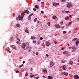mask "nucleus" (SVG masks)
<instances>
[{"label":"nucleus","mask_w":79,"mask_h":79,"mask_svg":"<svg viewBox=\"0 0 79 79\" xmlns=\"http://www.w3.org/2000/svg\"><path fill=\"white\" fill-rule=\"evenodd\" d=\"M37 74H35V75H34V76H37Z\"/></svg>","instance_id":"nucleus-59"},{"label":"nucleus","mask_w":79,"mask_h":79,"mask_svg":"<svg viewBox=\"0 0 79 79\" xmlns=\"http://www.w3.org/2000/svg\"><path fill=\"white\" fill-rule=\"evenodd\" d=\"M46 56L48 57V54H46Z\"/></svg>","instance_id":"nucleus-58"},{"label":"nucleus","mask_w":79,"mask_h":79,"mask_svg":"<svg viewBox=\"0 0 79 79\" xmlns=\"http://www.w3.org/2000/svg\"><path fill=\"white\" fill-rule=\"evenodd\" d=\"M48 79H53V77L50 76H48Z\"/></svg>","instance_id":"nucleus-16"},{"label":"nucleus","mask_w":79,"mask_h":79,"mask_svg":"<svg viewBox=\"0 0 79 79\" xmlns=\"http://www.w3.org/2000/svg\"><path fill=\"white\" fill-rule=\"evenodd\" d=\"M40 44V41H38V45H39Z\"/></svg>","instance_id":"nucleus-41"},{"label":"nucleus","mask_w":79,"mask_h":79,"mask_svg":"<svg viewBox=\"0 0 79 79\" xmlns=\"http://www.w3.org/2000/svg\"><path fill=\"white\" fill-rule=\"evenodd\" d=\"M17 40H19V41H20V40L19 39V38H17Z\"/></svg>","instance_id":"nucleus-47"},{"label":"nucleus","mask_w":79,"mask_h":79,"mask_svg":"<svg viewBox=\"0 0 79 79\" xmlns=\"http://www.w3.org/2000/svg\"><path fill=\"white\" fill-rule=\"evenodd\" d=\"M41 13H42V14H44V12L43 11H41Z\"/></svg>","instance_id":"nucleus-44"},{"label":"nucleus","mask_w":79,"mask_h":79,"mask_svg":"<svg viewBox=\"0 0 79 79\" xmlns=\"http://www.w3.org/2000/svg\"><path fill=\"white\" fill-rule=\"evenodd\" d=\"M21 71H22V72H23V71H24V69H21Z\"/></svg>","instance_id":"nucleus-48"},{"label":"nucleus","mask_w":79,"mask_h":79,"mask_svg":"<svg viewBox=\"0 0 79 79\" xmlns=\"http://www.w3.org/2000/svg\"><path fill=\"white\" fill-rule=\"evenodd\" d=\"M43 72L44 73H46V72H47V70L44 69V70H43Z\"/></svg>","instance_id":"nucleus-32"},{"label":"nucleus","mask_w":79,"mask_h":79,"mask_svg":"<svg viewBox=\"0 0 79 79\" xmlns=\"http://www.w3.org/2000/svg\"><path fill=\"white\" fill-rule=\"evenodd\" d=\"M69 17L67 16L66 18H65V20H66V21H68V20H69Z\"/></svg>","instance_id":"nucleus-18"},{"label":"nucleus","mask_w":79,"mask_h":79,"mask_svg":"<svg viewBox=\"0 0 79 79\" xmlns=\"http://www.w3.org/2000/svg\"><path fill=\"white\" fill-rule=\"evenodd\" d=\"M47 24H48V26H50V22H49Z\"/></svg>","instance_id":"nucleus-31"},{"label":"nucleus","mask_w":79,"mask_h":79,"mask_svg":"<svg viewBox=\"0 0 79 79\" xmlns=\"http://www.w3.org/2000/svg\"><path fill=\"white\" fill-rule=\"evenodd\" d=\"M26 44L24 43H23L21 46V48H22L24 49V48H26Z\"/></svg>","instance_id":"nucleus-2"},{"label":"nucleus","mask_w":79,"mask_h":79,"mask_svg":"<svg viewBox=\"0 0 79 79\" xmlns=\"http://www.w3.org/2000/svg\"><path fill=\"white\" fill-rule=\"evenodd\" d=\"M50 43L49 42H47V43H46V46H49L50 45Z\"/></svg>","instance_id":"nucleus-10"},{"label":"nucleus","mask_w":79,"mask_h":79,"mask_svg":"<svg viewBox=\"0 0 79 79\" xmlns=\"http://www.w3.org/2000/svg\"><path fill=\"white\" fill-rule=\"evenodd\" d=\"M35 8H39V6L36 5L35 6Z\"/></svg>","instance_id":"nucleus-28"},{"label":"nucleus","mask_w":79,"mask_h":79,"mask_svg":"<svg viewBox=\"0 0 79 79\" xmlns=\"http://www.w3.org/2000/svg\"><path fill=\"white\" fill-rule=\"evenodd\" d=\"M74 78L75 79H79V76L77 75H75L74 76Z\"/></svg>","instance_id":"nucleus-5"},{"label":"nucleus","mask_w":79,"mask_h":79,"mask_svg":"<svg viewBox=\"0 0 79 79\" xmlns=\"http://www.w3.org/2000/svg\"><path fill=\"white\" fill-rule=\"evenodd\" d=\"M32 42H33V44H35V43H36V42H37V41H36L33 40L32 41Z\"/></svg>","instance_id":"nucleus-25"},{"label":"nucleus","mask_w":79,"mask_h":79,"mask_svg":"<svg viewBox=\"0 0 79 79\" xmlns=\"http://www.w3.org/2000/svg\"><path fill=\"white\" fill-rule=\"evenodd\" d=\"M56 27L57 29H58V28H60V26L59 24L56 25Z\"/></svg>","instance_id":"nucleus-14"},{"label":"nucleus","mask_w":79,"mask_h":79,"mask_svg":"<svg viewBox=\"0 0 79 79\" xmlns=\"http://www.w3.org/2000/svg\"><path fill=\"white\" fill-rule=\"evenodd\" d=\"M75 44H76V46H78V44H79V41H77L75 42Z\"/></svg>","instance_id":"nucleus-11"},{"label":"nucleus","mask_w":79,"mask_h":79,"mask_svg":"<svg viewBox=\"0 0 79 79\" xmlns=\"http://www.w3.org/2000/svg\"><path fill=\"white\" fill-rule=\"evenodd\" d=\"M37 18H35V19L34 20V22H36L37 21Z\"/></svg>","instance_id":"nucleus-33"},{"label":"nucleus","mask_w":79,"mask_h":79,"mask_svg":"<svg viewBox=\"0 0 79 79\" xmlns=\"http://www.w3.org/2000/svg\"><path fill=\"white\" fill-rule=\"evenodd\" d=\"M62 2H66V0H62Z\"/></svg>","instance_id":"nucleus-50"},{"label":"nucleus","mask_w":79,"mask_h":79,"mask_svg":"<svg viewBox=\"0 0 79 79\" xmlns=\"http://www.w3.org/2000/svg\"><path fill=\"white\" fill-rule=\"evenodd\" d=\"M63 74L65 76H68V73L66 72H64V73H62V75H63Z\"/></svg>","instance_id":"nucleus-9"},{"label":"nucleus","mask_w":79,"mask_h":79,"mask_svg":"<svg viewBox=\"0 0 79 79\" xmlns=\"http://www.w3.org/2000/svg\"><path fill=\"white\" fill-rule=\"evenodd\" d=\"M33 10L34 11H36V9H35V8H33Z\"/></svg>","instance_id":"nucleus-39"},{"label":"nucleus","mask_w":79,"mask_h":79,"mask_svg":"<svg viewBox=\"0 0 79 79\" xmlns=\"http://www.w3.org/2000/svg\"><path fill=\"white\" fill-rule=\"evenodd\" d=\"M8 52H9V53H11V52L9 50H8Z\"/></svg>","instance_id":"nucleus-60"},{"label":"nucleus","mask_w":79,"mask_h":79,"mask_svg":"<svg viewBox=\"0 0 79 79\" xmlns=\"http://www.w3.org/2000/svg\"><path fill=\"white\" fill-rule=\"evenodd\" d=\"M23 66H24V64H21V65L20 67H22Z\"/></svg>","instance_id":"nucleus-49"},{"label":"nucleus","mask_w":79,"mask_h":79,"mask_svg":"<svg viewBox=\"0 0 79 79\" xmlns=\"http://www.w3.org/2000/svg\"><path fill=\"white\" fill-rule=\"evenodd\" d=\"M69 49H71V47H69Z\"/></svg>","instance_id":"nucleus-62"},{"label":"nucleus","mask_w":79,"mask_h":79,"mask_svg":"<svg viewBox=\"0 0 79 79\" xmlns=\"http://www.w3.org/2000/svg\"><path fill=\"white\" fill-rule=\"evenodd\" d=\"M77 40H79V39H78L77 38H74V39L72 40V41L73 42L77 41Z\"/></svg>","instance_id":"nucleus-13"},{"label":"nucleus","mask_w":79,"mask_h":79,"mask_svg":"<svg viewBox=\"0 0 79 79\" xmlns=\"http://www.w3.org/2000/svg\"><path fill=\"white\" fill-rule=\"evenodd\" d=\"M72 52H75V51L74 50H73L72 51Z\"/></svg>","instance_id":"nucleus-54"},{"label":"nucleus","mask_w":79,"mask_h":79,"mask_svg":"<svg viewBox=\"0 0 79 79\" xmlns=\"http://www.w3.org/2000/svg\"><path fill=\"white\" fill-rule=\"evenodd\" d=\"M71 22H68L66 24V25L68 27L69 26V25H71Z\"/></svg>","instance_id":"nucleus-7"},{"label":"nucleus","mask_w":79,"mask_h":79,"mask_svg":"<svg viewBox=\"0 0 79 79\" xmlns=\"http://www.w3.org/2000/svg\"><path fill=\"white\" fill-rule=\"evenodd\" d=\"M31 39L33 40H34V39H35V36L31 37Z\"/></svg>","instance_id":"nucleus-20"},{"label":"nucleus","mask_w":79,"mask_h":79,"mask_svg":"<svg viewBox=\"0 0 79 79\" xmlns=\"http://www.w3.org/2000/svg\"><path fill=\"white\" fill-rule=\"evenodd\" d=\"M32 15H33V13H31V14H30L29 15L30 16H32Z\"/></svg>","instance_id":"nucleus-40"},{"label":"nucleus","mask_w":79,"mask_h":79,"mask_svg":"<svg viewBox=\"0 0 79 79\" xmlns=\"http://www.w3.org/2000/svg\"><path fill=\"white\" fill-rule=\"evenodd\" d=\"M29 10H26L25 11V12H24V13H25V14L26 13H27V14H29Z\"/></svg>","instance_id":"nucleus-17"},{"label":"nucleus","mask_w":79,"mask_h":79,"mask_svg":"<svg viewBox=\"0 0 79 79\" xmlns=\"http://www.w3.org/2000/svg\"><path fill=\"white\" fill-rule=\"evenodd\" d=\"M53 19H56V16H54L53 17Z\"/></svg>","instance_id":"nucleus-29"},{"label":"nucleus","mask_w":79,"mask_h":79,"mask_svg":"<svg viewBox=\"0 0 79 79\" xmlns=\"http://www.w3.org/2000/svg\"><path fill=\"white\" fill-rule=\"evenodd\" d=\"M39 23H40V21H39L38 22H37L38 24H39Z\"/></svg>","instance_id":"nucleus-61"},{"label":"nucleus","mask_w":79,"mask_h":79,"mask_svg":"<svg viewBox=\"0 0 79 79\" xmlns=\"http://www.w3.org/2000/svg\"><path fill=\"white\" fill-rule=\"evenodd\" d=\"M67 6L68 8H71L72 6V5L71 3H68L67 4Z\"/></svg>","instance_id":"nucleus-3"},{"label":"nucleus","mask_w":79,"mask_h":79,"mask_svg":"<svg viewBox=\"0 0 79 79\" xmlns=\"http://www.w3.org/2000/svg\"><path fill=\"white\" fill-rule=\"evenodd\" d=\"M32 77L34 78V77H35V76L34 75H33V77Z\"/></svg>","instance_id":"nucleus-57"},{"label":"nucleus","mask_w":79,"mask_h":79,"mask_svg":"<svg viewBox=\"0 0 79 79\" xmlns=\"http://www.w3.org/2000/svg\"><path fill=\"white\" fill-rule=\"evenodd\" d=\"M43 77H45V76H43Z\"/></svg>","instance_id":"nucleus-64"},{"label":"nucleus","mask_w":79,"mask_h":79,"mask_svg":"<svg viewBox=\"0 0 79 79\" xmlns=\"http://www.w3.org/2000/svg\"><path fill=\"white\" fill-rule=\"evenodd\" d=\"M54 44H57V42H56L54 43Z\"/></svg>","instance_id":"nucleus-56"},{"label":"nucleus","mask_w":79,"mask_h":79,"mask_svg":"<svg viewBox=\"0 0 79 79\" xmlns=\"http://www.w3.org/2000/svg\"><path fill=\"white\" fill-rule=\"evenodd\" d=\"M35 78L36 79H39V77H35Z\"/></svg>","instance_id":"nucleus-37"},{"label":"nucleus","mask_w":79,"mask_h":79,"mask_svg":"<svg viewBox=\"0 0 79 79\" xmlns=\"http://www.w3.org/2000/svg\"><path fill=\"white\" fill-rule=\"evenodd\" d=\"M23 64H24V63H25V61H23Z\"/></svg>","instance_id":"nucleus-52"},{"label":"nucleus","mask_w":79,"mask_h":79,"mask_svg":"<svg viewBox=\"0 0 79 79\" xmlns=\"http://www.w3.org/2000/svg\"><path fill=\"white\" fill-rule=\"evenodd\" d=\"M41 4L42 5H44V2H42Z\"/></svg>","instance_id":"nucleus-46"},{"label":"nucleus","mask_w":79,"mask_h":79,"mask_svg":"<svg viewBox=\"0 0 79 79\" xmlns=\"http://www.w3.org/2000/svg\"><path fill=\"white\" fill-rule=\"evenodd\" d=\"M38 54H39V53H38V52H36V55H38Z\"/></svg>","instance_id":"nucleus-51"},{"label":"nucleus","mask_w":79,"mask_h":79,"mask_svg":"<svg viewBox=\"0 0 79 79\" xmlns=\"http://www.w3.org/2000/svg\"><path fill=\"white\" fill-rule=\"evenodd\" d=\"M40 40H42L43 39V38L42 37H41L40 38Z\"/></svg>","instance_id":"nucleus-38"},{"label":"nucleus","mask_w":79,"mask_h":79,"mask_svg":"<svg viewBox=\"0 0 79 79\" xmlns=\"http://www.w3.org/2000/svg\"><path fill=\"white\" fill-rule=\"evenodd\" d=\"M66 66L64 65L62 67V69H63L64 70H65V68H66Z\"/></svg>","instance_id":"nucleus-21"},{"label":"nucleus","mask_w":79,"mask_h":79,"mask_svg":"<svg viewBox=\"0 0 79 79\" xmlns=\"http://www.w3.org/2000/svg\"><path fill=\"white\" fill-rule=\"evenodd\" d=\"M67 45L68 46H69V44H68Z\"/></svg>","instance_id":"nucleus-63"},{"label":"nucleus","mask_w":79,"mask_h":79,"mask_svg":"<svg viewBox=\"0 0 79 79\" xmlns=\"http://www.w3.org/2000/svg\"><path fill=\"white\" fill-rule=\"evenodd\" d=\"M53 6H57V5H60V3H53Z\"/></svg>","instance_id":"nucleus-6"},{"label":"nucleus","mask_w":79,"mask_h":79,"mask_svg":"<svg viewBox=\"0 0 79 79\" xmlns=\"http://www.w3.org/2000/svg\"><path fill=\"white\" fill-rule=\"evenodd\" d=\"M33 77V75H30V77Z\"/></svg>","instance_id":"nucleus-45"},{"label":"nucleus","mask_w":79,"mask_h":79,"mask_svg":"<svg viewBox=\"0 0 79 79\" xmlns=\"http://www.w3.org/2000/svg\"><path fill=\"white\" fill-rule=\"evenodd\" d=\"M63 34H66V31H63Z\"/></svg>","instance_id":"nucleus-36"},{"label":"nucleus","mask_w":79,"mask_h":79,"mask_svg":"<svg viewBox=\"0 0 79 79\" xmlns=\"http://www.w3.org/2000/svg\"><path fill=\"white\" fill-rule=\"evenodd\" d=\"M27 48H29L30 49L31 48V46H28V47H27Z\"/></svg>","instance_id":"nucleus-42"},{"label":"nucleus","mask_w":79,"mask_h":79,"mask_svg":"<svg viewBox=\"0 0 79 79\" xmlns=\"http://www.w3.org/2000/svg\"><path fill=\"white\" fill-rule=\"evenodd\" d=\"M28 20H31V17L29 16L28 17Z\"/></svg>","instance_id":"nucleus-22"},{"label":"nucleus","mask_w":79,"mask_h":79,"mask_svg":"<svg viewBox=\"0 0 79 79\" xmlns=\"http://www.w3.org/2000/svg\"><path fill=\"white\" fill-rule=\"evenodd\" d=\"M63 24V22H60V24H61V25H62V24Z\"/></svg>","instance_id":"nucleus-35"},{"label":"nucleus","mask_w":79,"mask_h":79,"mask_svg":"<svg viewBox=\"0 0 79 79\" xmlns=\"http://www.w3.org/2000/svg\"><path fill=\"white\" fill-rule=\"evenodd\" d=\"M28 76V73L27 72L25 74V76Z\"/></svg>","instance_id":"nucleus-30"},{"label":"nucleus","mask_w":79,"mask_h":79,"mask_svg":"<svg viewBox=\"0 0 79 79\" xmlns=\"http://www.w3.org/2000/svg\"><path fill=\"white\" fill-rule=\"evenodd\" d=\"M69 64L71 65L73 64V62L72 60H70L69 61Z\"/></svg>","instance_id":"nucleus-12"},{"label":"nucleus","mask_w":79,"mask_h":79,"mask_svg":"<svg viewBox=\"0 0 79 79\" xmlns=\"http://www.w3.org/2000/svg\"><path fill=\"white\" fill-rule=\"evenodd\" d=\"M41 46H42V47H45V45L44 43L41 44Z\"/></svg>","instance_id":"nucleus-24"},{"label":"nucleus","mask_w":79,"mask_h":79,"mask_svg":"<svg viewBox=\"0 0 79 79\" xmlns=\"http://www.w3.org/2000/svg\"><path fill=\"white\" fill-rule=\"evenodd\" d=\"M72 48L73 50H76V49H77L76 47L75 46H73Z\"/></svg>","instance_id":"nucleus-15"},{"label":"nucleus","mask_w":79,"mask_h":79,"mask_svg":"<svg viewBox=\"0 0 79 79\" xmlns=\"http://www.w3.org/2000/svg\"><path fill=\"white\" fill-rule=\"evenodd\" d=\"M16 26L17 27H20V26H21V25L19 23H18L16 24Z\"/></svg>","instance_id":"nucleus-23"},{"label":"nucleus","mask_w":79,"mask_h":79,"mask_svg":"<svg viewBox=\"0 0 79 79\" xmlns=\"http://www.w3.org/2000/svg\"><path fill=\"white\" fill-rule=\"evenodd\" d=\"M16 73H19V71L18 70H17L16 71Z\"/></svg>","instance_id":"nucleus-43"},{"label":"nucleus","mask_w":79,"mask_h":79,"mask_svg":"<svg viewBox=\"0 0 79 79\" xmlns=\"http://www.w3.org/2000/svg\"><path fill=\"white\" fill-rule=\"evenodd\" d=\"M68 53V51H64V52H63V54H65V55H66V53Z\"/></svg>","instance_id":"nucleus-19"},{"label":"nucleus","mask_w":79,"mask_h":79,"mask_svg":"<svg viewBox=\"0 0 79 79\" xmlns=\"http://www.w3.org/2000/svg\"><path fill=\"white\" fill-rule=\"evenodd\" d=\"M25 32H27V33H29V31L27 30H25Z\"/></svg>","instance_id":"nucleus-27"},{"label":"nucleus","mask_w":79,"mask_h":79,"mask_svg":"<svg viewBox=\"0 0 79 79\" xmlns=\"http://www.w3.org/2000/svg\"><path fill=\"white\" fill-rule=\"evenodd\" d=\"M13 16H15V13H14V14H13Z\"/></svg>","instance_id":"nucleus-55"},{"label":"nucleus","mask_w":79,"mask_h":79,"mask_svg":"<svg viewBox=\"0 0 79 79\" xmlns=\"http://www.w3.org/2000/svg\"><path fill=\"white\" fill-rule=\"evenodd\" d=\"M64 48H61V50H64Z\"/></svg>","instance_id":"nucleus-53"},{"label":"nucleus","mask_w":79,"mask_h":79,"mask_svg":"<svg viewBox=\"0 0 79 79\" xmlns=\"http://www.w3.org/2000/svg\"><path fill=\"white\" fill-rule=\"evenodd\" d=\"M62 63H64V60H62L61 61Z\"/></svg>","instance_id":"nucleus-34"},{"label":"nucleus","mask_w":79,"mask_h":79,"mask_svg":"<svg viewBox=\"0 0 79 79\" xmlns=\"http://www.w3.org/2000/svg\"><path fill=\"white\" fill-rule=\"evenodd\" d=\"M23 19V17L21 15H19L18 17H16V19L17 21L19 20V21H21L22 19Z\"/></svg>","instance_id":"nucleus-1"},{"label":"nucleus","mask_w":79,"mask_h":79,"mask_svg":"<svg viewBox=\"0 0 79 79\" xmlns=\"http://www.w3.org/2000/svg\"><path fill=\"white\" fill-rule=\"evenodd\" d=\"M65 11L66 13H70V11Z\"/></svg>","instance_id":"nucleus-26"},{"label":"nucleus","mask_w":79,"mask_h":79,"mask_svg":"<svg viewBox=\"0 0 79 79\" xmlns=\"http://www.w3.org/2000/svg\"><path fill=\"white\" fill-rule=\"evenodd\" d=\"M26 15V13L24 12V13H22L21 14V16L23 18L24 16V15Z\"/></svg>","instance_id":"nucleus-8"},{"label":"nucleus","mask_w":79,"mask_h":79,"mask_svg":"<svg viewBox=\"0 0 79 79\" xmlns=\"http://www.w3.org/2000/svg\"><path fill=\"white\" fill-rule=\"evenodd\" d=\"M54 65V63L53 61H51L50 63V67H52Z\"/></svg>","instance_id":"nucleus-4"}]
</instances>
